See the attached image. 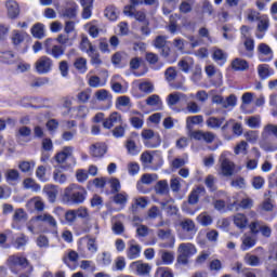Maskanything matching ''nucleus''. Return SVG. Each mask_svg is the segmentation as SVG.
<instances>
[{
    "label": "nucleus",
    "instance_id": "obj_1",
    "mask_svg": "<svg viewBox=\"0 0 277 277\" xmlns=\"http://www.w3.org/2000/svg\"><path fill=\"white\" fill-rule=\"evenodd\" d=\"M88 198V190L79 184H69L63 193V200L66 205H83Z\"/></svg>",
    "mask_w": 277,
    "mask_h": 277
},
{
    "label": "nucleus",
    "instance_id": "obj_2",
    "mask_svg": "<svg viewBox=\"0 0 277 277\" xmlns=\"http://www.w3.org/2000/svg\"><path fill=\"white\" fill-rule=\"evenodd\" d=\"M177 252L180 253V255L177 256V263H181L182 265H187V263H189V258L194 256V254H196L198 250L193 243L183 242L179 246Z\"/></svg>",
    "mask_w": 277,
    "mask_h": 277
},
{
    "label": "nucleus",
    "instance_id": "obj_3",
    "mask_svg": "<svg viewBox=\"0 0 277 277\" xmlns=\"http://www.w3.org/2000/svg\"><path fill=\"white\" fill-rule=\"evenodd\" d=\"M180 226L182 232L180 233V239L183 241H189L194 239V235H196V223L192 219H184L180 222Z\"/></svg>",
    "mask_w": 277,
    "mask_h": 277
},
{
    "label": "nucleus",
    "instance_id": "obj_4",
    "mask_svg": "<svg viewBox=\"0 0 277 277\" xmlns=\"http://www.w3.org/2000/svg\"><path fill=\"white\" fill-rule=\"evenodd\" d=\"M6 263H8L9 269H11L12 274H18V272L15 268V267H17V265L22 269H27L29 267H34V265H31V263H29V260H27V258H25L23 255H18V254L9 256Z\"/></svg>",
    "mask_w": 277,
    "mask_h": 277
},
{
    "label": "nucleus",
    "instance_id": "obj_5",
    "mask_svg": "<svg viewBox=\"0 0 277 277\" xmlns=\"http://www.w3.org/2000/svg\"><path fill=\"white\" fill-rule=\"evenodd\" d=\"M141 136L147 148H159L161 146V136L150 129L143 130Z\"/></svg>",
    "mask_w": 277,
    "mask_h": 277
},
{
    "label": "nucleus",
    "instance_id": "obj_6",
    "mask_svg": "<svg viewBox=\"0 0 277 277\" xmlns=\"http://www.w3.org/2000/svg\"><path fill=\"white\" fill-rule=\"evenodd\" d=\"M157 237L160 239V248H174V243H176V238L174 237V234H172V229H158L157 230Z\"/></svg>",
    "mask_w": 277,
    "mask_h": 277
},
{
    "label": "nucleus",
    "instance_id": "obj_7",
    "mask_svg": "<svg viewBox=\"0 0 277 277\" xmlns=\"http://www.w3.org/2000/svg\"><path fill=\"white\" fill-rule=\"evenodd\" d=\"M219 163L221 166V173L223 176H233V174H235V162L228 159L226 151L221 154Z\"/></svg>",
    "mask_w": 277,
    "mask_h": 277
},
{
    "label": "nucleus",
    "instance_id": "obj_8",
    "mask_svg": "<svg viewBox=\"0 0 277 277\" xmlns=\"http://www.w3.org/2000/svg\"><path fill=\"white\" fill-rule=\"evenodd\" d=\"M53 39H47L44 41V49L48 55L54 57V60H61V57L66 53V48L64 45H52Z\"/></svg>",
    "mask_w": 277,
    "mask_h": 277
},
{
    "label": "nucleus",
    "instance_id": "obj_9",
    "mask_svg": "<svg viewBox=\"0 0 277 277\" xmlns=\"http://www.w3.org/2000/svg\"><path fill=\"white\" fill-rule=\"evenodd\" d=\"M176 77H179V71H176L175 67H168L164 71V79L166 82L171 85L173 90H184L185 88L183 87V82H177L174 83Z\"/></svg>",
    "mask_w": 277,
    "mask_h": 277
},
{
    "label": "nucleus",
    "instance_id": "obj_10",
    "mask_svg": "<svg viewBox=\"0 0 277 277\" xmlns=\"http://www.w3.org/2000/svg\"><path fill=\"white\" fill-rule=\"evenodd\" d=\"M36 70L39 75H48L53 68V60L49 56H41L35 64Z\"/></svg>",
    "mask_w": 277,
    "mask_h": 277
},
{
    "label": "nucleus",
    "instance_id": "obj_11",
    "mask_svg": "<svg viewBox=\"0 0 277 277\" xmlns=\"http://www.w3.org/2000/svg\"><path fill=\"white\" fill-rule=\"evenodd\" d=\"M268 30L269 17H267V15H261V18L258 19L255 37L259 38V40H263Z\"/></svg>",
    "mask_w": 277,
    "mask_h": 277
},
{
    "label": "nucleus",
    "instance_id": "obj_12",
    "mask_svg": "<svg viewBox=\"0 0 277 277\" xmlns=\"http://www.w3.org/2000/svg\"><path fill=\"white\" fill-rule=\"evenodd\" d=\"M154 157L151 156V154L149 151H145L141 155V163L143 166V168H150L153 170V172H157V170H159L161 168V166H163V160H160L159 162H157L156 164L153 162L154 161Z\"/></svg>",
    "mask_w": 277,
    "mask_h": 277
},
{
    "label": "nucleus",
    "instance_id": "obj_13",
    "mask_svg": "<svg viewBox=\"0 0 277 277\" xmlns=\"http://www.w3.org/2000/svg\"><path fill=\"white\" fill-rule=\"evenodd\" d=\"M129 268L133 274H136V276H148V274H150V269H153L148 263H143L142 261L132 262Z\"/></svg>",
    "mask_w": 277,
    "mask_h": 277
},
{
    "label": "nucleus",
    "instance_id": "obj_14",
    "mask_svg": "<svg viewBox=\"0 0 277 277\" xmlns=\"http://www.w3.org/2000/svg\"><path fill=\"white\" fill-rule=\"evenodd\" d=\"M122 115L118 111L111 113L106 119L103 120L104 129H114L116 124H122Z\"/></svg>",
    "mask_w": 277,
    "mask_h": 277
},
{
    "label": "nucleus",
    "instance_id": "obj_15",
    "mask_svg": "<svg viewBox=\"0 0 277 277\" xmlns=\"http://www.w3.org/2000/svg\"><path fill=\"white\" fill-rule=\"evenodd\" d=\"M168 44V37L167 36H157L154 40L155 49L161 50L162 57H168L170 55V47Z\"/></svg>",
    "mask_w": 277,
    "mask_h": 277
},
{
    "label": "nucleus",
    "instance_id": "obj_16",
    "mask_svg": "<svg viewBox=\"0 0 277 277\" xmlns=\"http://www.w3.org/2000/svg\"><path fill=\"white\" fill-rule=\"evenodd\" d=\"M65 107L67 108L68 114H70V111L74 114V118H87V116L90 114V108L87 106L71 108L70 101L65 102Z\"/></svg>",
    "mask_w": 277,
    "mask_h": 277
},
{
    "label": "nucleus",
    "instance_id": "obj_17",
    "mask_svg": "<svg viewBox=\"0 0 277 277\" xmlns=\"http://www.w3.org/2000/svg\"><path fill=\"white\" fill-rule=\"evenodd\" d=\"M180 101L183 103H187L189 101V97L182 92H174L168 95L167 103L169 107H174Z\"/></svg>",
    "mask_w": 277,
    "mask_h": 277
},
{
    "label": "nucleus",
    "instance_id": "obj_18",
    "mask_svg": "<svg viewBox=\"0 0 277 277\" xmlns=\"http://www.w3.org/2000/svg\"><path fill=\"white\" fill-rule=\"evenodd\" d=\"M0 62L1 64L12 66V64H16V62H18V56H16L12 50L0 51Z\"/></svg>",
    "mask_w": 277,
    "mask_h": 277
},
{
    "label": "nucleus",
    "instance_id": "obj_19",
    "mask_svg": "<svg viewBox=\"0 0 277 277\" xmlns=\"http://www.w3.org/2000/svg\"><path fill=\"white\" fill-rule=\"evenodd\" d=\"M5 8L9 18H18V15L21 14V6H18V2H16L15 0H8L5 3Z\"/></svg>",
    "mask_w": 277,
    "mask_h": 277
},
{
    "label": "nucleus",
    "instance_id": "obj_20",
    "mask_svg": "<svg viewBox=\"0 0 277 277\" xmlns=\"http://www.w3.org/2000/svg\"><path fill=\"white\" fill-rule=\"evenodd\" d=\"M141 252H142V247L140 245L135 243V240H131L129 242V248L127 250L128 259H130V261L140 259Z\"/></svg>",
    "mask_w": 277,
    "mask_h": 277
},
{
    "label": "nucleus",
    "instance_id": "obj_21",
    "mask_svg": "<svg viewBox=\"0 0 277 277\" xmlns=\"http://www.w3.org/2000/svg\"><path fill=\"white\" fill-rule=\"evenodd\" d=\"M205 194H207V189H205V186H197L189 194L188 203L189 205H198V201L200 200V196H205Z\"/></svg>",
    "mask_w": 277,
    "mask_h": 277
},
{
    "label": "nucleus",
    "instance_id": "obj_22",
    "mask_svg": "<svg viewBox=\"0 0 277 277\" xmlns=\"http://www.w3.org/2000/svg\"><path fill=\"white\" fill-rule=\"evenodd\" d=\"M107 153V145L105 143H95L90 147V154L92 157L101 158Z\"/></svg>",
    "mask_w": 277,
    "mask_h": 277
},
{
    "label": "nucleus",
    "instance_id": "obj_23",
    "mask_svg": "<svg viewBox=\"0 0 277 277\" xmlns=\"http://www.w3.org/2000/svg\"><path fill=\"white\" fill-rule=\"evenodd\" d=\"M146 207H148V199H146V197L134 198L130 207V212L135 215L137 209H146Z\"/></svg>",
    "mask_w": 277,
    "mask_h": 277
},
{
    "label": "nucleus",
    "instance_id": "obj_24",
    "mask_svg": "<svg viewBox=\"0 0 277 277\" xmlns=\"http://www.w3.org/2000/svg\"><path fill=\"white\" fill-rule=\"evenodd\" d=\"M79 261V253L77 251H69L67 255L63 256V263L66 264V266L71 269V272H75L77 269V265H70L71 263H77Z\"/></svg>",
    "mask_w": 277,
    "mask_h": 277
},
{
    "label": "nucleus",
    "instance_id": "obj_25",
    "mask_svg": "<svg viewBox=\"0 0 277 277\" xmlns=\"http://www.w3.org/2000/svg\"><path fill=\"white\" fill-rule=\"evenodd\" d=\"M145 60L149 66H153L154 70H161V68H163V63H159V55L153 52H147L145 54Z\"/></svg>",
    "mask_w": 277,
    "mask_h": 277
},
{
    "label": "nucleus",
    "instance_id": "obj_26",
    "mask_svg": "<svg viewBox=\"0 0 277 277\" xmlns=\"http://www.w3.org/2000/svg\"><path fill=\"white\" fill-rule=\"evenodd\" d=\"M32 222H44L45 224H49L51 228H57V221L49 213L37 215L32 219Z\"/></svg>",
    "mask_w": 277,
    "mask_h": 277
},
{
    "label": "nucleus",
    "instance_id": "obj_27",
    "mask_svg": "<svg viewBox=\"0 0 277 277\" xmlns=\"http://www.w3.org/2000/svg\"><path fill=\"white\" fill-rule=\"evenodd\" d=\"M159 179V175L156 173H145L142 175L141 181L137 182L136 187L138 190H142V184L143 185H151V183H155Z\"/></svg>",
    "mask_w": 277,
    "mask_h": 277
},
{
    "label": "nucleus",
    "instance_id": "obj_28",
    "mask_svg": "<svg viewBox=\"0 0 277 277\" xmlns=\"http://www.w3.org/2000/svg\"><path fill=\"white\" fill-rule=\"evenodd\" d=\"M43 192L47 195L49 202H55V200H57V194H60V190L56 185L48 184L44 186Z\"/></svg>",
    "mask_w": 277,
    "mask_h": 277
},
{
    "label": "nucleus",
    "instance_id": "obj_29",
    "mask_svg": "<svg viewBox=\"0 0 277 277\" xmlns=\"http://www.w3.org/2000/svg\"><path fill=\"white\" fill-rule=\"evenodd\" d=\"M227 57H228V54H226L224 50L220 48L213 49L212 58L214 60V62H216V64H220V66H224V64H226Z\"/></svg>",
    "mask_w": 277,
    "mask_h": 277
},
{
    "label": "nucleus",
    "instance_id": "obj_30",
    "mask_svg": "<svg viewBox=\"0 0 277 277\" xmlns=\"http://www.w3.org/2000/svg\"><path fill=\"white\" fill-rule=\"evenodd\" d=\"M230 66L234 70L240 72H243L245 70H248V68H250V64H248V61L239 57L233 60Z\"/></svg>",
    "mask_w": 277,
    "mask_h": 277
},
{
    "label": "nucleus",
    "instance_id": "obj_31",
    "mask_svg": "<svg viewBox=\"0 0 277 277\" xmlns=\"http://www.w3.org/2000/svg\"><path fill=\"white\" fill-rule=\"evenodd\" d=\"M72 146H65L62 151L55 156L57 163H64L69 157H72Z\"/></svg>",
    "mask_w": 277,
    "mask_h": 277
},
{
    "label": "nucleus",
    "instance_id": "obj_32",
    "mask_svg": "<svg viewBox=\"0 0 277 277\" xmlns=\"http://www.w3.org/2000/svg\"><path fill=\"white\" fill-rule=\"evenodd\" d=\"M259 53L261 55H266L267 58H261V62H272V58L274 57V52L272 51V48L267 45V43H260L258 47Z\"/></svg>",
    "mask_w": 277,
    "mask_h": 277
},
{
    "label": "nucleus",
    "instance_id": "obj_33",
    "mask_svg": "<svg viewBox=\"0 0 277 277\" xmlns=\"http://www.w3.org/2000/svg\"><path fill=\"white\" fill-rule=\"evenodd\" d=\"M160 205L168 215H176L179 213V208L174 205V199L162 201Z\"/></svg>",
    "mask_w": 277,
    "mask_h": 277
},
{
    "label": "nucleus",
    "instance_id": "obj_34",
    "mask_svg": "<svg viewBox=\"0 0 277 277\" xmlns=\"http://www.w3.org/2000/svg\"><path fill=\"white\" fill-rule=\"evenodd\" d=\"M21 222H27V213L23 208L16 209L13 214V224L12 228H16V224H21Z\"/></svg>",
    "mask_w": 277,
    "mask_h": 277
},
{
    "label": "nucleus",
    "instance_id": "obj_35",
    "mask_svg": "<svg viewBox=\"0 0 277 277\" xmlns=\"http://www.w3.org/2000/svg\"><path fill=\"white\" fill-rule=\"evenodd\" d=\"M146 105L149 107H156V110H159L163 107V102L161 101V97L157 94H153L148 96L145 101Z\"/></svg>",
    "mask_w": 277,
    "mask_h": 277
},
{
    "label": "nucleus",
    "instance_id": "obj_36",
    "mask_svg": "<svg viewBox=\"0 0 277 277\" xmlns=\"http://www.w3.org/2000/svg\"><path fill=\"white\" fill-rule=\"evenodd\" d=\"M123 14L126 16H130V18H135V21H138L140 23H144L146 21V13L144 11H136L130 10V11H123Z\"/></svg>",
    "mask_w": 277,
    "mask_h": 277
},
{
    "label": "nucleus",
    "instance_id": "obj_37",
    "mask_svg": "<svg viewBox=\"0 0 277 277\" xmlns=\"http://www.w3.org/2000/svg\"><path fill=\"white\" fill-rule=\"evenodd\" d=\"M203 122H205V117L202 115L189 116L186 118V129H188V131H192L193 124H202Z\"/></svg>",
    "mask_w": 277,
    "mask_h": 277
},
{
    "label": "nucleus",
    "instance_id": "obj_38",
    "mask_svg": "<svg viewBox=\"0 0 277 277\" xmlns=\"http://www.w3.org/2000/svg\"><path fill=\"white\" fill-rule=\"evenodd\" d=\"M23 185L25 189H30V192H35L36 194L42 190V186L36 183V181H34L31 177L24 180Z\"/></svg>",
    "mask_w": 277,
    "mask_h": 277
},
{
    "label": "nucleus",
    "instance_id": "obj_39",
    "mask_svg": "<svg viewBox=\"0 0 277 277\" xmlns=\"http://www.w3.org/2000/svg\"><path fill=\"white\" fill-rule=\"evenodd\" d=\"M155 192L160 196H166V194H169L170 186L168 185V180L158 181L155 186Z\"/></svg>",
    "mask_w": 277,
    "mask_h": 277
},
{
    "label": "nucleus",
    "instance_id": "obj_40",
    "mask_svg": "<svg viewBox=\"0 0 277 277\" xmlns=\"http://www.w3.org/2000/svg\"><path fill=\"white\" fill-rule=\"evenodd\" d=\"M234 224L237 228L243 230V228L248 227V217L245 214L238 213L234 215Z\"/></svg>",
    "mask_w": 277,
    "mask_h": 277
},
{
    "label": "nucleus",
    "instance_id": "obj_41",
    "mask_svg": "<svg viewBox=\"0 0 277 277\" xmlns=\"http://www.w3.org/2000/svg\"><path fill=\"white\" fill-rule=\"evenodd\" d=\"M197 222L201 226H211L213 224V216H211V214H209L208 212H201L197 216Z\"/></svg>",
    "mask_w": 277,
    "mask_h": 277
},
{
    "label": "nucleus",
    "instance_id": "obj_42",
    "mask_svg": "<svg viewBox=\"0 0 277 277\" xmlns=\"http://www.w3.org/2000/svg\"><path fill=\"white\" fill-rule=\"evenodd\" d=\"M77 10H79V5H77V3H72L71 6H67L62 12L63 18H77Z\"/></svg>",
    "mask_w": 277,
    "mask_h": 277
},
{
    "label": "nucleus",
    "instance_id": "obj_43",
    "mask_svg": "<svg viewBox=\"0 0 277 277\" xmlns=\"http://www.w3.org/2000/svg\"><path fill=\"white\" fill-rule=\"evenodd\" d=\"M258 75L260 77V79H269V77H272V75H274V71L269 70V65L267 64H262L258 66Z\"/></svg>",
    "mask_w": 277,
    "mask_h": 277
},
{
    "label": "nucleus",
    "instance_id": "obj_44",
    "mask_svg": "<svg viewBox=\"0 0 277 277\" xmlns=\"http://www.w3.org/2000/svg\"><path fill=\"white\" fill-rule=\"evenodd\" d=\"M224 120H225L224 117H222V118L210 117L206 121V124H207V127H209V129H221L222 124H224Z\"/></svg>",
    "mask_w": 277,
    "mask_h": 277
},
{
    "label": "nucleus",
    "instance_id": "obj_45",
    "mask_svg": "<svg viewBox=\"0 0 277 277\" xmlns=\"http://www.w3.org/2000/svg\"><path fill=\"white\" fill-rule=\"evenodd\" d=\"M18 168L25 174H32L34 169L36 168V161H22L19 162Z\"/></svg>",
    "mask_w": 277,
    "mask_h": 277
},
{
    "label": "nucleus",
    "instance_id": "obj_46",
    "mask_svg": "<svg viewBox=\"0 0 277 277\" xmlns=\"http://www.w3.org/2000/svg\"><path fill=\"white\" fill-rule=\"evenodd\" d=\"M115 205H119V207H127V202H129V194L122 192L117 193L113 198Z\"/></svg>",
    "mask_w": 277,
    "mask_h": 277
},
{
    "label": "nucleus",
    "instance_id": "obj_47",
    "mask_svg": "<svg viewBox=\"0 0 277 277\" xmlns=\"http://www.w3.org/2000/svg\"><path fill=\"white\" fill-rule=\"evenodd\" d=\"M256 246V239L252 236H243L242 237V243L240 246L241 250L246 252L247 250H250V248H254Z\"/></svg>",
    "mask_w": 277,
    "mask_h": 277
},
{
    "label": "nucleus",
    "instance_id": "obj_48",
    "mask_svg": "<svg viewBox=\"0 0 277 277\" xmlns=\"http://www.w3.org/2000/svg\"><path fill=\"white\" fill-rule=\"evenodd\" d=\"M104 14H105L106 18H108V21H118L120 11L116 6L109 5L105 9Z\"/></svg>",
    "mask_w": 277,
    "mask_h": 277
},
{
    "label": "nucleus",
    "instance_id": "obj_49",
    "mask_svg": "<svg viewBox=\"0 0 277 277\" xmlns=\"http://www.w3.org/2000/svg\"><path fill=\"white\" fill-rule=\"evenodd\" d=\"M31 35L38 40L44 38V26L41 23L35 24L31 28Z\"/></svg>",
    "mask_w": 277,
    "mask_h": 277
},
{
    "label": "nucleus",
    "instance_id": "obj_50",
    "mask_svg": "<svg viewBox=\"0 0 277 277\" xmlns=\"http://www.w3.org/2000/svg\"><path fill=\"white\" fill-rule=\"evenodd\" d=\"M75 68H77L82 75L88 72V61L84 57H79L74 63Z\"/></svg>",
    "mask_w": 277,
    "mask_h": 277
},
{
    "label": "nucleus",
    "instance_id": "obj_51",
    "mask_svg": "<svg viewBox=\"0 0 277 277\" xmlns=\"http://www.w3.org/2000/svg\"><path fill=\"white\" fill-rule=\"evenodd\" d=\"M53 181L58 183L60 185H64L68 181V175L60 170H54L53 172Z\"/></svg>",
    "mask_w": 277,
    "mask_h": 277
},
{
    "label": "nucleus",
    "instance_id": "obj_52",
    "mask_svg": "<svg viewBox=\"0 0 277 277\" xmlns=\"http://www.w3.org/2000/svg\"><path fill=\"white\" fill-rule=\"evenodd\" d=\"M176 18H179L177 14L170 15L169 25L167 26L168 31L170 34H176L179 31V25L176 24Z\"/></svg>",
    "mask_w": 277,
    "mask_h": 277
},
{
    "label": "nucleus",
    "instance_id": "obj_53",
    "mask_svg": "<svg viewBox=\"0 0 277 277\" xmlns=\"http://www.w3.org/2000/svg\"><path fill=\"white\" fill-rule=\"evenodd\" d=\"M89 57H91V64L93 66H101L103 61L101 60V54L96 51V49H91V52L88 53Z\"/></svg>",
    "mask_w": 277,
    "mask_h": 277
},
{
    "label": "nucleus",
    "instance_id": "obj_54",
    "mask_svg": "<svg viewBox=\"0 0 277 277\" xmlns=\"http://www.w3.org/2000/svg\"><path fill=\"white\" fill-rule=\"evenodd\" d=\"M126 148L129 155H132V156L140 155V147H137V145L131 138L127 141Z\"/></svg>",
    "mask_w": 277,
    "mask_h": 277
},
{
    "label": "nucleus",
    "instance_id": "obj_55",
    "mask_svg": "<svg viewBox=\"0 0 277 277\" xmlns=\"http://www.w3.org/2000/svg\"><path fill=\"white\" fill-rule=\"evenodd\" d=\"M215 183H217V179H215V176L213 175H208L205 180V185L206 187H208L209 192H216L217 190V186L215 185Z\"/></svg>",
    "mask_w": 277,
    "mask_h": 277
},
{
    "label": "nucleus",
    "instance_id": "obj_56",
    "mask_svg": "<svg viewBox=\"0 0 277 277\" xmlns=\"http://www.w3.org/2000/svg\"><path fill=\"white\" fill-rule=\"evenodd\" d=\"M127 267V260H124L123 256H118L115 260V265L113 266L114 272H124V268Z\"/></svg>",
    "mask_w": 277,
    "mask_h": 277
},
{
    "label": "nucleus",
    "instance_id": "obj_57",
    "mask_svg": "<svg viewBox=\"0 0 277 277\" xmlns=\"http://www.w3.org/2000/svg\"><path fill=\"white\" fill-rule=\"evenodd\" d=\"M95 98L101 102L111 101V94L109 91L101 89L95 92Z\"/></svg>",
    "mask_w": 277,
    "mask_h": 277
},
{
    "label": "nucleus",
    "instance_id": "obj_58",
    "mask_svg": "<svg viewBox=\"0 0 277 277\" xmlns=\"http://www.w3.org/2000/svg\"><path fill=\"white\" fill-rule=\"evenodd\" d=\"M160 256L163 265H171L174 262V255L170 251H161Z\"/></svg>",
    "mask_w": 277,
    "mask_h": 277
},
{
    "label": "nucleus",
    "instance_id": "obj_59",
    "mask_svg": "<svg viewBox=\"0 0 277 277\" xmlns=\"http://www.w3.org/2000/svg\"><path fill=\"white\" fill-rule=\"evenodd\" d=\"M177 67L185 75H189V70H192V65L187 58H183L177 63Z\"/></svg>",
    "mask_w": 277,
    "mask_h": 277
},
{
    "label": "nucleus",
    "instance_id": "obj_60",
    "mask_svg": "<svg viewBox=\"0 0 277 277\" xmlns=\"http://www.w3.org/2000/svg\"><path fill=\"white\" fill-rule=\"evenodd\" d=\"M24 41H25V34L18 30H14L12 36V42L14 47H18V44H21Z\"/></svg>",
    "mask_w": 277,
    "mask_h": 277
},
{
    "label": "nucleus",
    "instance_id": "obj_61",
    "mask_svg": "<svg viewBox=\"0 0 277 277\" xmlns=\"http://www.w3.org/2000/svg\"><path fill=\"white\" fill-rule=\"evenodd\" d=\"M31 135V129L29 127H19L15 136L17 140H21V137H29Z\"/></svg>",
    "mask_w": 277,
    "mask_h": 277
},
{
    "label": "nucleus",
    "instance_id": "obj_62",
    "mask_svg": "<svg viewBox=\"0 0 277 277\" xmlns=\"http://www.w3.org/2000/svg\"><path fill=\"white\" fill-rule=\"evenodd\" d=\"M155 277H174V274L168 267H159L156 271Z\"/></svg>",
    "mask_w": 277,
    "mask_h": 277
},
{
    "label": "nucleus",
    "instance_id": "obj_63",
    "mask_svg": "<svg viewBox=\"0 0 277 277\" xmlns=\"http://www.w3.org/2000/svg\"><path fill=\"white\" fill-rule=\"evenodd\" d=\"M186 110L188 114H200V106L196 102H189V100L186 102Z\"/></svg>",
    "mask_w": 277,
    "mask_h": 277
},
{
    "label": "nucleus",
    "instance_id": "obj_64",
    "mask_svg": "<svg viewBox=\"0 0 277 277\" xmlns=\"http://www.w3.org/2000/svg\"><path fill=\"white\" fill-rule=\"evenodd\" d=\"M49 84V78L43 77V78H37L35 79L31 83V88H42V85Z\"/></svg>",
    "mask_w": 277,
    "mask_h": 277
}]
</instances>
